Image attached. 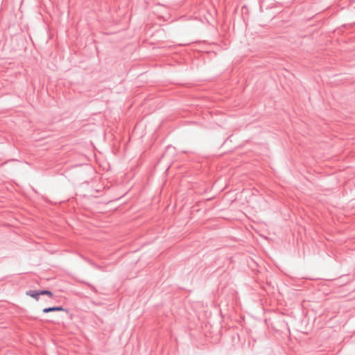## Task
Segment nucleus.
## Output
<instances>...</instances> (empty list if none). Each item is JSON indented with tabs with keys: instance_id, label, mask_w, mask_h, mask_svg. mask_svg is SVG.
<instances>
[{
	"instance_id": "obj_1",
	"label": "nucleus",
	"mask_w": 355,
	"mask_h": 355,
	"mask_svg": "<svg viewBox=\"0 0 355 355\" xmlns=\"http://www.w3.org/2000/svg\"><path fill=\"white\" fill-rule=\"evenodd\" d=\"M26 294L27 295L35 299L37 301L39 300V297L41 295H47L50 297H53V293L49 291H37L30 290V291H26Z\"/></svg>"
},
{
	"instance_id": "obj_2",
	"label": "nucleus",
	"mask_w": 355,
	"mask_h": 355,
	"mask_svg": "<svg viewBox=\"0 0 355 355\" xmlns=\"http://www.w3.org/2000/svg\"><path fill=\"white\" fill-rule=\"evenodd\" d=\"M64 311V309L62 307H51V308H46L43 309L44 313H49L50 311Z\"/></svg>"
}]
</instances>
